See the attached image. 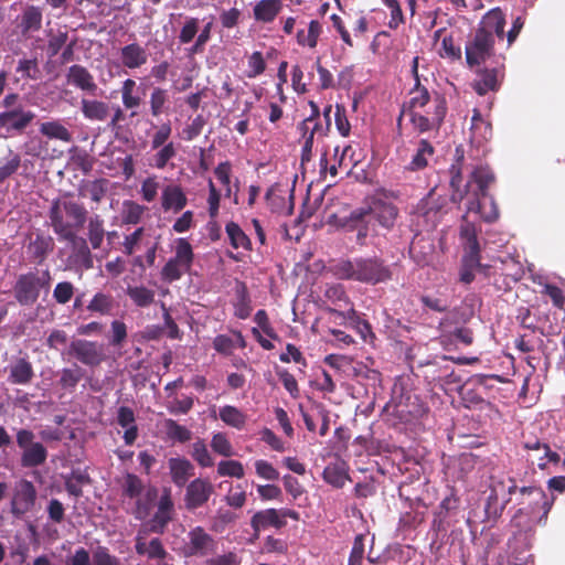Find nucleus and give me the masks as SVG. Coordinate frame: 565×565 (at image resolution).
<instances>
[{
	"label": "nucleus",
	"mask_w": 565,
	"mask_h": 565,
	"mask_svg": "<svg viewBox=\"0 0 565 565\" xmlns=\"http://www.w3.org/2000/svg\"><path fill=\"white\" fill-rule=\"evenodd\" d=\"M462 162L463 151L457 148L456 162L449 169L450 201L460 203L467 198V213L479 214L487 223L497 221L499 210L494 199L488 192L489 186L495 181L493 171L489 167L478 166L462 186Z\"/></svg>",
	"instance_id": "obj_1"
},
{
	"label": "nucleus",
	"mask_w": 565,
	"mask_h": 565,
	"mask_svg": "<svg viewBox=\"0 0 565 565\" xmlns=\"http://www.w3.org/2000/svg\"><path fill=\"white\" fill-rule=\"evenodd\" d=\"M328 271L341 280L377 285L392 279V270L380 257L339 259L328 266Z\"/></svg>",
	"instance_id": "obj_2"
},
{
	"label": "nucleus",
	"mask_w": 565,
	"mask_h": 565,
	"mask_svg": "<svg viewBox=\"0 0 565 565\" xmlns=\"http://www.w3.org/2000/svg\"><path fill=\"white\" fill-rule=\"evenodd\" d=\"M51 226L62 241L74 242L76 230L83 227L87 218L85 206L75 201L55 200L49 211Z\"/></svg>",
	"instance_id": "obj_3"
},
{
	"label": "nucleus",
	"mask_w": 565,
	"mask_h": 565,
	"mask_svg": "<svg viewBox=\"0 0 565 565\" xmlns=\"http://www.w3.org/2000/svg\"><path fill=\"white\" fill-rule=\"evenodd\" d=\"M122 498L136 500L131 511L136 520L145 521L158 498V489L154 486H145L137 475L127 472L121 483Z\"/></svg>",
	"instance_id": "obj_4"
},
{
	"label": "nucleus",
	"mask_w": 565,
	"mask_h": 565,
	"mask_svg": "<svg viewBox=\"0 0 565 565\" xmlns=\"http://www.w3.org/2000/svg\"><path fill=\"white\" fill-rule=\"evenodd\" d=\"M50 287L51 274L49 270H44L41 276L35 271H29L19 275L13 294L21 306H32L38 301L41 289L47 290Z\"/></svg>",
	"instance_id": "obj_5"
},
{
	"label": "nucleus",
	"mask_w": 565,
	"mask_h": 565,
	"mask_svg": "<svg viewBox=\"0 0 565 565\" xmlns=\"http://www.w3.org/2000/svg\"><path fill=\"white\" fill-rule=\"evenodd\" d=\"M17 446L21 449L20 465L23 468H36L46 462L47 449L35 441V435L32 430L21 428L15 434Z\"/></svg>",
	"instance_id": "obj_6"
},
{
	"label": "nucleus",
	"mask_w": 565,
	"mask_h": 565,
	"mask_svg": "<svg viewBox=\"0 0 565 565\" xmlns=\"http://www.w3.org/2000/svg\"><path fill=\"white\" fill-rule=\"evenodd\" d=\"M194 260L191 244L185 238L177 241L175 254L161 269V278L164 281L173 282L189 273Z\"/></svg>",
	"instance_id": "obj_7"
},
{
	"label": "nucleus",
	"mask_w": 565,
	"mask_h": 565,
	"mask_svg": "<svg viewBox=\"0 0 565 565\" xmlns=\"http://www.w3.org/2000/svg\"><path fill=\"white\" fill-rule=\"evenodd\" d=\"M431 104L433 113L429 116H424L422 111L409 110V113H405L409 116V120L414 129L419 134L431 130H439L444 122L447 114V102L445 96L434 92Z\"/></svg>",
	"instance_id": "obj_8"
},
{
	"label": "nucleus",
	"mask_w": 565,
	"mask_h": 565,
	"mask_svg": "<svg viewBox=\"0 0 565 565\" xmlns=\"http://www.w3.org/2000/svg\"><path fill=\"white\" fill-rule=\"evenodd\" d=\"M450 361H454V359L443 355L422 364L420 367L425 381L434 387H444L448 384L458 383L460 380L456 375Z\"/></svg>",
	"instance_id": "obj_9"
},
{
	"label": "nucleus",
	"mask_w": 565,
	"mask_h": 565,
	"mask_svg": "<svg viewBox=\"0 0 565 565\" xmlns=\"http://www.w3.org/2000/svg\"><path fill=\"white\" fill-rule=\"evenodd\" d=\"M495 39L482 31H475L465 46L466 62L469 67L479 66L494 54Z\"/></svg>",
	"instance_id": "obj_10"
},
{
	"label": "nucleus",
	"mask_w": 565,
	"mask_h": 565,
	"mask_svg": "<svg viewBox=\"0 0 565 565\" xmlns=\"http://www.w3.org/2000/svg\"><path fill=\"white\" fill-rule=\"evenodd\" d=\"M216 540L203 526H195L186 534L183 554L186 557H206L215 553Z\"/></svg>",
	"instance_id": "obj_11"
},
{
	"label": "nucleus",
	"mask_w": 565,
	"mask_h": 565,
	"mask_svg": "<svg viewBox=\"0 0 565 565\" xmlns=\"http://www.w3.org/2000/svg\"><path fill=\"white\" fill-rule=\"evenodd\" d=\"M68 354L87 366H98L106 360L105 347L97 341L85 339L73 340Z\"/></svg>",
	"instance_id": "obj_12"
},
{
	"label": "nucleus",
	"mask_w": 565,
	"mask_h": 565,
	"mask_svg": "<svg viewBox=\"0 0 565 565\" xmlns=\"http://www.w3.org/2000/svg\"><path fill=\"white\" fill-rule=\"evenodd\" d=\"M174 503L171 497L170 489H163L162 494L158 502V509L152 518L141 524V529L151 531L154 534H163L168 524L173 520Z\"/></svg>",
	"instance_id": "obj_13"
},
{
	"label": "nucleus",
	"mask_w": 565,
	"mask_h": 565,
	"mask_svg": "<svg viewBox=\"0 0 565 565\" xmlns=\"http://www.w3.org/2000/svg\"><path fill=\"white\" fill-rule=\"evenodd\" d=\"M412 73L415 78V85L409 92L411 98L408 103L403 106L402 113L397 119L398 127H401L402 118L403 115H405V113H409V110L420 111L422 109L427 107L428 104H431L434 96V94L430 95V93L425 86L420 85L418 75V57L413 58Z\"/></svg>",
	"instance_id": "obj_14"
},
{
	"label": "nucleus",
	"mask_w": 565,
	"mask_h": 565,
	"mask_svg": "<svg viewBox=\"0 0 565 565\" xmlns=\"http://www.w3.org/2000/svg\"><path fill=\"white\" fill-rule=\"evenodd\" d=\"M214 492V486L207 479L196 478L192 480L185 490L184 504L189 511L202 508Z\"/></svg>",
	"instance_id": "obj_15"
},
{
	"label": "nucleus",
	"mask_w": 565,
	"mask_h": 565,
	"mask_svg": "<svg viewBox=\"0 0 565 565\" xmlns=\"http://www.w3.org/2000/svg\"><path fill=\"white\" fill-rule=\"evenodd\" d=\"M151 531L139 529L135 537V551L140 556H147L149 559H164L168 555L162 541L153 537L147 542V536Z\"/></svg>",
	"instance_id": "obj_16"
},
{
	"label": "nucleus",
	"mask_w": 565,
	"mask_h": 565,
	"mask_svg": "<svg viewBox=\"0 0 565 565\" xmlns=\"http://www.w3.org/2000/svg\"><path fill=\"white\" fill-rule=\"evenodd\" d=\"M365 210L370 218L376 220L386 230L393 228L398 216L397 206L383 199H373L371 205Z\"/></svg>",
	"instance_id": "obj_17"
},
{
	"label": "nucleus",
	"mask_w": 565,
	"mask_h": 565,
	"mask_svg": "<svg viewBox=\"0 0 565 565\" xmlns=\"http://www.w3.org/2000/svg\"><path fill=\"white\" fill-rule=\"evenodd\" d=\"M36 500V489L29 480H22L12 498L11 512L15 516L28 513L34 505Z\"/></svg>",
	"instance_id": "obj_18"
},
{
	"label": "nucleus",
	"mask_w": 565,
	"mask_h": 565,
	"mask_svg": "<svg viewBox=\"0 0 565 565\" xmlns=\"http://www.w3.org/2000/svg\"><path fill=\"white\" fill-rule=\"evenodd\" d=\"M35 118L31 110H24L21 106L0 113V127L8 132H22Z\"/></svg>",
	"instance_id": "obj_19"
},
{
	"label": "nucleus",
	"mask_w": 565,
	"mask_h": 565,
	"mask_svg": "<svg viewBox=\"0 0 565 565\" xmlns=\"http://www.w3.org/2000/svg\"><path fill=\"white\" fill-rule=\"evenodd\" d=\"M487 379V375H477L460 387L459 395L465 407L483 409L489 404L476 387L482 386Z\"/></svg>",
	"instance_id": "obj_20"
},
{
	"label": "nucleus",
	"mask_w": 565,
	"mask_h": 565,
	"mask_svg": "<svg viewBox=\"0 0 565 565\" xmlns=\"http://www.w3.org/2000/svg\"><path fill=\"white\" fill-rule=\"evenodd\" d=\"M287 522L282 520L279 510L266 509L256 512L250 519V526L255 532V536L258 537L262 530L268 527H275L277 530L286 526Z\"/></svg>",
	"instance_id": "obj_21"
},
{
	"label": "nucleus",
	"mask_w": 565,
	"mask_h": 565,
	"mask_svg": "<svg viewBox=\"0 0 565 565\" xmlns=\"http://www.w3.org/2000/svg\"><path fill=\"white\" fill-rule=\"evenodd\" d=\"M502 78L503 72L499 68H483L478 72V78L475 79L472 87L478 95L483 96L498 90Z\"/></svg>",
	"instance_id": "obj_22"
},
{
	"label": "nucleus",
	"mask_w": 565,
	"mask_h": 565,
	"mask_svg": "<svg viewBox=\"0 0 565 565\" xmlns=\"http://www.w3.org/2000/svg\"><path fill=\"white\" fill-rule=\"evenodd\" d=\"M505 15L500 8L488 11L479 22L477 31H482L495 39H503Z\"/></svg>",
	"instance_id": "obj_23"
},
{
	"label": "nucleus",
	"mask_w": 565,
	"mask_h": 565,
	"mask_svg": "<svg viewBox=\"0 0 565 565\" xmlns=\"http://www.w3.org/2000/svg\"><path fill=\"white\" fill-rule=\"evenodd\" d=\"M122 66L129 70L140 68L148 62V53L139 43H130L119 51Z\"/></svg>",
	"instance_id": "obj_24"
},
{
	"label": "nucleus",
	"mask_w": 565,
	"mask_h": 565,
	"mask_svg": "<svg viewBox=\"0 0 565 565\" xmlns=\"http://www.w3.org/2000/svg\"><path fill=\"white\" fill-rule=\"evenodd\" d=\"M370 220L365 209H356L350 213L347 221V226L350 230L356 231V243L361 246L366 244L367 236L371 231H374L370 227Z\"/></svg>",
	"instance_id": "obj_25"
},
{
	"label": "nucleus",
	"mask_w": 565,
	"mask_h": 565,
	"mask_svg": "<svg viewBox=\"0 0 565 565\" xmlns=\"http://www.w3.org/2000/svg\"><path fill=\"white\" fill-rule=\"evenodd\" d=\"M448 318L440 322L441 334L439 337L440 344L447 349L448 344L452 342H459L463 345H471L475 340L473 331L467 327H457L454 330H447Z\"/></svg>",
	"instance_id": "obj_26"
},
{
	"label": "nucleus",
	"mask_w": 565,
	"mask_h": 565,
	"mask_svg": "<svg viewBox=\"0 0 565 565\" xmlns=\"http://www.w3.org/2000/svg\"><path fill=\"white\" fill-rule=\"evenodd\" d=\"M322 479L333 488H343L347 481H351L348 463L343 460L328 463L323 469Z\"/></svg>",
	"instance_id": "obj_27"
},
{
	"label": "nucleus",
	"mask_w": 565,
	"mask_h": 565,
	"mask_svg": "<svg viewBox=\"0 0 565 565\" xmlns=\"http://www.w3.org/2000/svg\"><path fill=\"white\" fill-rule=\"evenodd\" d=\"M67 83L88 93L94 94L97 90V84L94 76L82 65L75 64L68 68Z\"/></svg>",
	"instance_id": "obj_28"
},
{
	"label": "nucleus",
	"mask_w": 565,
	"mask_h": 565,
	"mask_svg": "<svg viewBox=\"0 0 565 565\" xmlns=\"http://www.w3.org/2000/svg\"><path fill=\"white\" fill-rule=\"evenodd\" d=\"M188 199L182 188L177 184L164 186L161 194V205L164 211L178 213L185 207Z\"/></svg>",
	"instance_id": "obj_29"
},
{
	"label": "nucleus",
	"mask_w": 565,
	"mask_h": 565,
	"mask_svg": "<svg viewBox=\"0 0 565 565\" xmlns=\"http://www.w3.org/2000/svg\"><path fill=\"white\" fill-rule=\"evenodd\" d=\"M117 424L125 428L124 441L127 446H131L138 438V426L136 425V416L134 411L128 406H120L117 411Z\"/></svg>",
	"instance_id": "obj_30"
},
{
	"label": "nucleus",
	"mask_w": 565,
	"mask_h": 565,
	"mask_svg": "<svg viewBox=\"0 0 565 565\" xmlns=\"http://www.w3.org/2000/svg\"><path fill=\"white\" fill-rule=\"evenodd\" d=\"M172 482L182 488L194 476V466L185 458H170L168 461Z\"/></svg>",
	"instance_id": "obj_31"
},
{
	"label": "nucleus",
	"mask_w": 565,
	"mask_h": 565,
	"mask_svg": "<svg viewBox=\"0 0 565 565\" xmlns=\"http://www.w3.org/2000/svg\"><path fill=\"white\" fill-rule=\"evenodd\" d=\"M523 447L527 451L542 452L543 457L537 458V467L541 470H544L547 467V462L558 463L561 461V456L557 452L552 451L546 443H543L537 438L524 441Z\"/></svg>",
	"instance_id": "obj_32"
},
{
	"label": "nucleus",
	"mask_w": 565,
	"mask_h": 565,
	"mask_svg": "<svg viewBox=\"0 0 565 565\" xmlns=\"http://www.w3.org/2000/svg\"><path fill=\"white\" fill-rule=\"evenodd\" d=\"M137 84L132 78H126L121 85L122 107L131 110L130 117L138 115L137 109L142 105V97L136 90Z\"/></svg>",
	"instance_id": "obj_33"
},
{
	"label": "nucleus",
	"mask_w": 565,
	"mask_h": 565,
	"mask_svg": "<svg viewBox=\"0 0 565 565\" xmlns=\"http://www.w3.org/2000/svg\"><path fill=\"white\" fill-rule=\"evenodd\" d=\"M34 377L32 363L25 359L20 358L10 366L9 382L12 384L26 385L31 383Z\"/></svg>",
	"instance_id": "obj_34"
},
{
	"label": "nucleus",
	"mask_w": 565,
	"mask_h": 565,
	"mask_svg": "<svg viewBox=\"0 0 565 565\" xmlns=\"http://www.w3.org/2000/svg\"><path fill=\"white\" fill-rule=\"evenodd\" d=\"M282 9L281 0H260L253 9L254 19L258 22H273Z\"/></svg>",
	"instance_id": "obj_35"
},
{
	"label": "nucleus",
	"mask_w": 565,
	"mask_h": 565,
	"mask_svg": "<svg viewBox=\"0 0 565 565\" xmlns=\"http://www.w3.org/2000/svg\"><path fill=\"white\" fill-rule=\"evenodd\" d=\"M109 188V180L105 178L83 182L78 188L81 198H89L93 202L99 203L106 195Z\"/></svg>",
	"instance_id": "obj_36"
},
{
	"label": "nucleus",
	"mask_w": 565,
	"mask_h": 565,
	"mask_svg": "<svg viewBox=\"0 0 565 565\" xmlns=\"http://www.w3.org/2000/svg\"><path fill=\"white\" fill-rule=\"evenodd\" d=\"M81 110L88 120L104 121L109 116L110 106L102 100L83 98Z\"/></svg>",
	"instance_id": "obj_37"
},
{
	"label": "nucleus",
	"mask_w": 565,
	"mask_h": 565,
	"mask_svg": "<svg viewBox=\"0 0 565 565\" xmlns=\"http://www.w3.org/2000/svg\"><path fill=\"white\" fill-rule=\"evenodd\" d=\"M434 152L435 150L431 143L426 139H422L418 142L416 153L412 157V160L405 168L409 171H419L425 169Z\"/></svg>",
	"instance_id": "obj_38"
},
{
	"label": "nucleus",
	"mask_w": 565,
	"mask_h": 565,
	"mask_svg": "<svg viewBox=\"0 0 565 565\" xmlns=\"http://www.w3.org/2000/svg\"><path fill=\"white\" fill-rule=\"evenodd\" d=\"M54 248V241L51 236L36 235V237L30 242L28 249L32 255V258L39 264L42 263L47 254Z\"/></svg>",
	"instance_id": "obj_39"
},
{
	"label": "nucleus",
	"mask_w": 565,
	"mask_h": 565,
	"mask_svg": "<svg viewBox=\"0 0 565 565\" xmlns=\"http://www.w3.org/2000/svg\"><path fill=\"white\" fill-rule=\"evenodd\" d=\"M168 90L162 87H153L149 96V111L152 117H159L169 110Z\"/></svg>",
	"instance_id": "obj_40"
},
{
	"label": "nucleus",
	"mask_w": 565,
	"mask_h": 565,
	"mask_svg": "<svg viewBox=\"0 0 565 565\" xmlns=\"http://www.w3.org/2000/svg\"><path fill=\"white\" fill-rule=\"evenodd\" d=\"M225 232L228 236L230 244L233 248H243L245 250H252V242L242 227L234 221L228 222L225 225Z\"/></svg>",
	"instance_id": "obj_41"
},
{
	"label": "nucleus",
	"mask_w": 565,
	"mask_h": 565,
	"mask_svg": "<svg viewBox=\"0 0 565 565\" xmlns=\"http://www.w3.org/2000/svg\"><path fill=\"white\" fill-rule=\"evenodd\" d=\"M42 26V12L40 8L29 6L22 13L20 28L23 35L39 31Z\"/></svg>",
	"instance_id": "obj_42"
},
{
	"label": "nucleus",
	"mask_w": 565,
	"mask_h": 565,
	"mask_svg": "<svg viewBox=\"0 0 565 565\" xmlns=\"http://www.w3.org/2000/svg\"><path fill=\"white\" fill-rule=\"evenodd\" d=\"M322 33V24L318 20H311L308 25L307 33L305 30H298L296 39L300 46L315 49L318 44L319 36Z\"/></svg>",
	"instance_id": "obj_43"
},
{
	"label": "nucleus",
	"mask_w": 565,
	"mask_h": 565,
	"mask_svg": "<svg viewBox=\"0 0 565 565\" xmlns=\"http://www.w3.org/2000/svg\"><path fill=\"white\" fill-rule=\"evenodd\" d=\"M218 415L222 422L236 429H242L247 420V416L241 409L232 405L221 407Z\"/></svg>",
	"instance_id": "obj_44"
},
{
	"label": "nucleus",
	"mask_w": 565,
	"mask_h": 565,
	"mask_svg": "<svg viewBox=\"0 0 565 565\" xmlns=\"http://www.w3.org/2000/svg\"><path fill=\"white\" fill-rule=\"evenodd\" d=\"M40 132L49 139H57L64 142L72 140V135L67 128L56 120L42 122Z\"/></svg>",
	"instance_id": "obj_45"
},
{
	"label": "nucleus",
	"mask_w": 565,
	"mask_h": 565,
	"mask_svg": "<svg viewBox=\"0 0 565 565\" xmlns=\"http://www.w3.org/2000/svg\"><path fill=\"white\" fill-rule=\"evenodd\" d=\"M163 427L168 438L173 441L183 444L192 438L191 430L172 418H167L163 422Z\"/></svg>",
	"instance_id": "obj_46"
},
{
	"label": "nucleus",
	"mask_w": 565,
	"mask_h": 565,
	"mask_svg": "<svg viewBox=\"0 0 565 565\" xmlns=\"http://www.w3.org/2000/svg\"><path fill=\"white\" fill-rule=\"evenodd\" d=\"M87 236L94 249H98L104 241L105 230L104 221L99 215H94L89 218L87 225Z\"/></svg>",
	"instance_id": "obj_47"
},
{
	"label": "nucleus",
	"mask_w": 565,
	"mask_h": 565,
	"mask_svg": "<svg viewBox=\"0 0 565 565\" xmlns=\"http://www.w3.org/2000/svg\"><path fill=\"white\" fill-rule=\"evenodd\" d=\"M236 299L235 303V316L239 319H246L249 317L252 308H250V299L248 295L247 287L244 282H239L236 287Z\"/></svg>",
	"instance_id": "obj_48"
},
{
	"label": "nucleus",
	"mask_w": 565,
	"mask_h": 565,
	"mask_svg": "<svg viewBox=\"0 0 565 565\" xmlns=\"http://www.w3.org/2000/svg\"><path fill=\"white\" fill-rule=\"evenodd\" d=\"M127 295L137 307L146 308L154 301V291L145 286L127 288Z\"/></svg>",
	"instance_id": "obj_49"
},
{
	"label": "nucleus",
	"mask_w": 565,
	"mask_h": 565,
	"mask_svg": "<svg viewBox=\"0 0 565 565\" xmlns=\"http://www.w3.org/2000/svg\"><path fill=\"white\" fill-rule=\"evenodd\" d=\"M298 130L301 132L299 142L301 143V163L309 162L312 158V147L315 136L312 131H309V125L306 121H301L298 125Z\"/></svg>",
	"instance_id": "obj_50"
},
{
	"label": "nucleus",
	"mask_w": 565,
	"mask_h": 565,
	"mask_svg": "<svg viewBox=\"0 0 565 565\" xmlns=\"http://www.w3.org/2000/svg\"><path fill=\"white\" fill-rule=\"evenodd\" d=\"M460 238L463 242L465 248L480 247L478 242V228L473 223L467 220V215H463L461 220Z\"/></svg>",
	"instance_id": "obj_51"
},
{
	"label": "nucleus",
	"mask_w": 565,
	"mask_h": 565,
	"mask_svg": "<svg viewBox=\"0 0 565 565\" xmlns=\"http://www.w3.org/2000/svg\"><path fill=\"white\" fill-rule=\"evenodd\" d=\"M114 308V298L104 292H97L87 306V310L103 316L109 315Z\"/></svg>",
	"instance_id": "obj_52"
},
{
	"label": "nucleus",
	"mask_w": 565,
	"mask_h": 565,
	"mask_svg": "<svg viewBox=\"0 0 565 565\" xmlns=\"http://www.w3.org/2000/svg\"><path fill=\"white\" fill-rule=\"evenodd\" d=\"M500 498L501 497L498 494H494L492 492L489 493V497L487 499V503L484 507V512H486L488 520H493V521L498 520L501 516L505 505L511 501V498L508 497V498L502 499V502L500 503L499 502Z\"/></svg>",
	"instance_id": "obj_53"
},
{
	"label": "nucleus",
	"mask_w": 565,
	"mask_h": 565,
	"mask_svg": "<svg viewBox=\"0 0 565 565\" xmlns=\"http://www.w3.org/2000/svg\"><path fill=\"white\" fill-rule=\"evenodd\" d=\"M90 478L87 473L83 472H73L68 478L65 480V489L68 492V494L79 498L83 495L82 486L85 483H89Z\"/></svg>",
	"instance_id": "obj_54"
},
{
	"label": "nucleus",
	"mask_w": 565,
	"mask_h": 565,
	"mask_svg": "<svg viewBox=\"0 0 565 565\" xmlns=\"http://www.w3.org/2000/svg\"><path fill=\"white\" fill-rule=\"evenodd\" d=\"M200 30V20L195 17H186L179 33V42L181 44H189L194 39Z\"/></svg>",
	"instance_id": "obj_55"
},
{
	"label": "nucleus",
	"mask_w": 565,
	"mask_h": 565,
	"mask_svg": "<svg viewBox=\"0 0 565 565\" xmlns=\"http://www.w3.org/2000/svg\"><path fill=\"white\" fill-rule=\"evenodd\" d=\"M153 128L156 130L151 137V149L156 150L168 143L172 134V125L170 120H167L159 126L153 125Z\"/></svg>",
	"instance_id": "obj_56"
},
{
	"label": "nucleus",
	"mask_w": 565,
	"mask_h": 565,
	"mask_svg": "<svg viewBox=\"0 0 565 565\" xmlns=\"http://www.w3.org/2000/svg\"><path fill=\"white\" fill-rule=\"evenodd\" d=\"M82 377L83 371L77 365L75 367H65L61 372L60 385L63 388L73 391Z\"/></svg>",
	"instance_id": "obj_57"
},
{
	"label": "nucleus",
	"mask_w": 565,
	"mask_h": 565,
	"mask_svg": "<svg viewBox=\"0 0 565 565\" xmlns=\"http://www.w3.org/2000/svg\"><path fill=\"white\" fill-rule=\"evenodd\" d=\"M217 473L221 477H234L241 479L244 477V467L237 460H222L217 465Z\"/></svg>",
	"instance_id": "obj_58"
},
{
	"label": "nucleus",
	"mask_w": 565,
	"mask_h": 565,
	"mask_svg": "<svg viewBox=\"0 0 565 565\" xmlns=\"http://www.w3.org/2000/svg\"><path fill=\"white\" fill-rule=\"evenodd\" d=\"M211 447L216 454L221 456H233V447L224 433H217L213 435Z\"/></svg>",
	"instance_id": "obj_59"
},
{
	"label": "nucleus",
	"mask_w": 565,
	"mask_h": 565,
	"mask_svg": "<svg viewBox=\"0 0 565 565\" xmlns=\"http://www.w3.org/2000/svg\"><path fill=\"white\" fill-rule=\"evenodd\" d=\"M177 154L175 147L173 142H168L159 148V151L153 157V166L157 169H163L168 164V162L174 158Z\"/></svg>",
	"instance_id": "obj_60"
},
{
	"label": "nucleus",
	"mask_w": 565,
	"mask_h": 565,
	"mask_svg": "<svg viewBox=\"0 0 565 565\" xmlns=\"http://www.w3.org/2000/svg\"><path fill=\"white\" fill-rule=\"evenodd\" d=\"M145 207L132 201L125 202L122 222L125 224H137L140 222Z\"/></svg>",
	"instance_id": "obj_61"
},
{
	"label": "nucleus",
	"mask_w": 565,
	"mask_h": 565,
	"mask_svg": "<svg viewBox=\"0 0 565 565\" xmlns=\"http://www.w3.org/2000/svg\"><path fill=\"white\" fill-rule=\"evenodd\" d=\"M365 535L364 534H358L354 537L353 546L350 552V556L348 559V565H362L363 558H364V546Z\"/></svg>",
	"instance_id": "obj_62"
},
{
	"label": "nucleus",
	"mask_w": 565,
	"mask_h": 565,
	"mask_svg": "<svg viewBox=\"0 0 565 565\" xmlns=\"http://www.w3.org/2000/svg\"><path fill=\"white\" fill-rule=\"evenodd\" d=\"M74 285L70 281L58 282L53 290V298L60 305L67 303L74 296Z\"/></svg>",
	"instance_id": "obj_63"
},
{
	"label": "nucleus",
	"mask_w": 565,
	"mask_h": 565,
	"mask_svg": "<svg viewBox=\"0 0 565 565\" xmlns=\"http://www.w3.org/2000/svg\"><path fill=\"white\" fill-rule=\"evenodd\" d=\"M542 294L550 297L554 307L559 310L565 309V296L558 286L553 284H545Z\"/></svg>",
	"instance_id": "obj_64"
}]
</instances>
